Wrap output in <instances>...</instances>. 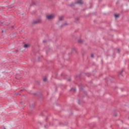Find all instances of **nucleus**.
Masks as SVG:
<instances>
[{"label":"nucleus","instance_id":"9d476101","mask_svg":"<svg viewBox=\"0 0 129 129\" xmlns=\"http://www.w3.org/2000/svg\"><path fill=\"white\" fill-rule=\"evenodd\" d=\"M93 57H94V55L93 54H91V57L93 58Z\"/></svg>","mask_w":129,"mask_h":129},{"label":"nucleus","instance_id":"f8f14e48","mask_svg":"<svg viewBox=\"0 0 129 129\" xmlns=\"http://www.w3.org/2000/svg\"><path fill=\"white\" fill-rule=\"evenodd\" d=\"M2 33H4V31H2Z\"/></svg>","mask_w":129,"mask_h":129},{"label":"nucleus","instance_id":"7ed1b4c3","mask_svg":"<svg viewBox=\"0 0 129 129\" xmlns=\"http://www.w3.org/2000/svg\"><path fill=\"white\" fill-rule=\"evenodd\" d=\"M77 4L78 5H82V4H83V1H82V0H79L77 1Z\"/></svg>","mask_w":129,"mask_h":129},{"label":"nucleus","instance_id":"6e6552de","mask_svg":"<svg viewBox=\"0 0 129 129\" xmlns=\"http://www.w3.org/2000/svg\"><path fill=\"white\" fill-rule=\"evenodd\" d=\"M43 81H44V82H46V81H47V78H44L43 79Z\"/></svg>","mask_w":129,"mask_h":129},{"label":"nucleus","instance_id":"f03ea898","mask_svg":"<svg viewBox=\"0 0 129 129\" xmlns=\"http://www.w3.org/2000/svg\"><path fill=\"white\" fill-rule=\"evenodd\" d=\"M42 22V20L38 19L36 21H35L33 23L34 24H39V23H41Z\"/></svg>","mask_w":129,"mask_h":129},{"label":"nucleus","instance_id":"20e7f679","mask_svg":"<svg viewBox=\"0 0 129 129\" xmlns=\"http://www.w3.org/2000/svg\"><path fill=\"white\" fill-rule=\"evenodd\" d=\"M29 47H30L29 44H24V48H29Z\"/></svg>","mask_w":129,"mask_h":129},{"label":"nucleus","instance_id":"0eeeda50","mask_svg":"<svg viewBox=\"0 0 129 129\" xmlns=\"http://www.w3.org/2000/svg\"><path fill=\"white\" fill-rule=\"evenodd\" d=\"M82 42H83V40H82V39H79V43H82Z\"/></svg>","mask_w":129,"mask_h":129},{"label":"nucleus","instance_id":"f257e3e1","mask_svg":"<svg viewBox=\"0 0 129 129\" xmlns=\"http://www.w3.org/2000/svg\"><path fill=\"white\" fill-rule=\"evenodd\" d=\"M56 17V15L54 14H51L46 15V19L48 21H51V20H53Z\"/></svg>","mask_w":129,"mask_h":129},{"label":"nucleus","instance_id":"39448f33","mask_svg":"<svg viewBox=\"0 0 129 129\" xmlns=\"http://www.w3.org/2000/svg\"><path fill=\"white\" fill-rule=\"evenodd\" d=\"M63 19H64V17H63V16H60L59 17V20L60 21H62V20H63Z\"/></svg>","mask_w":129,"mask_h":129},{"label":"nucleus","instance_id":"423d86ee","mask_svg":"<svg viewBox=\"0 0 129 129\" xmlns=\"http://www.w3.org/2000/svg\"><path fill=\"white\" fill-rule=\"evenodd\" d=\"M115 18H119V14H115Z\"/></svg>","mask_w":129,"mask_h":129},{"label":"nucleus","instance_id":"9b49d317","mask_svg":"<svg viewBox=\"0 0 129 129\" xmlns=\"http://www.w3.org/2000/svg\"><path fill=\"white\" fill-rule=\"evenodd\" d=\"M122 73V71H121V72H120V74H121Z\"/></svg>","mask_w":129,"mask_h":129},{"label":"nucleus","instance_id":"1a4fd4ad","mask_svg":"<svg viewBox=\"0 0 129 129\" xmlns=\"http://www.w3.org/2000/svg\"><path fill=\"white\" fill-rule=\"evenodd\" d=\"M67 25H68V23L67 22H65L64 23V26H67Z\"/></svg>","mask_w":129,"mask_h":129}]
</instances>
